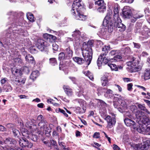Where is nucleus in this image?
Returning a JSON list of instances; mask_svg holds the SVG:
<instances>
[{"mask_svg":"<svg viewBox=\"0 0 150 150\" xmlns=\"http://www.w3.org/2000/svg\"><path fill=\"white\" fill-rule=\"evenodd\" d=\"M39 74L38 71H35L32 72L30 76V78L33 80L35 79L39 75Z\"/></svg>","mask_w":150,"mask_h":150,"instance_id":"26","label":"nucleus"},{"mask_svg":"<svg viewBox=\"0 0 150 150\" xmlns=\"http://www.w3.org/2000/svg\"><path fill=\"white\" fill-rule=\"evenodd\" d=\"M104 56V57H103V62H102V64L100 66H99L98 65V67H101L102 65H104L107 64H108V63H110V62H111L110 61V59H108L106 57Z\"/></svg>","mask_w":150,"mask_h":150,"instance_id":"30","label":"nucleus"},{"mask_svg":"<svg viewBox=\"0 0 150 150\" xmlns=\"http://www.w3.org/2000/svg\"><path fill=\"white\" fill-rule=\"evenodd\" d=\"M50 145H52L54 147L56 150H57V142L53 140H50Z\"/></svg>","mask_w":150,"mask_h":150,"instance_id":"42","label":"nucleus"},{"mask_svg":"<svg viewBox=\"0 0 150 150\" xmlns=\"http://www.w3.org/2000/svg\"><path fill=\"white\" fill-rule=\"evenodd\" d=\"M14 61L16 64H22V60L19 58H15L14 59Z\"/></svg>","mask_w":150,"mask_h":150,"instance_id":"46","label":"nucleus"},{"mask_svg":"<svg viewBox=\"0 0 150 150\" xmlns=\"http://www.w3.org/2000/svg\"><path fill=\"white\" fill-rule=\"evenodd\" d=\"M102 85L103 86H105L108 85V80H101V81Z\"/></svg>","mask_w":150,"mask_h":150,"instance_id":"52","label":"nucleus"},{"mask_svg":"<svg viewBox=\"0 0 150 150\" xmlns=\"http://www.w3.org/2000/svg\"><path fill=\"white\" fill-rule=\"evenodd\" d=\"M110 50V47L109 45H105L102 48V52L99 57L97 62L98 65L100 66L102 64V60L103 57L106 56Z\"/></svg>","mask_w":150,"mask_h":150,"instance_id":"9","label":"nucleus"},{"mask_svg":"<svg viewBox=\"0 0 150 150\" xmlns=\"http://www.w3.org/2000/svg\"><path fill=\"white\" fill-rule=\"evenodd\" d=\"M25 59L26 61L31 63L34 64L35 63L33 57L30 54L27 55L25 57Z\"/></svg>","mask_w":150,"mask_h":150,"instance_id":"24","label":"nucleus"},{"mask_svg":"<svg viewBox=\"0 0 150 150\" xmlns=\"http://www.w3.org/2000/svg\"><path fill=\"white\" fill-rule=\"evenodd\" d=\"M93 137L96 139L100 138V133L99 132H96L93 135Z\"/></svg>","mask_w":150,"mask_h":150,"instance_id":"56","label":"nucleus"},{"mask_svg":"<svg viewBox=\"0 0 150 150\" xmlns=\"http://www.w3.org/2000/svg\"><path fill=\"white\" fill-rule=\"evenodd\" d=\"M27 19L30 22H33L34 21V17L33 14L30 13H28L26 14Z\"/></svg>","mask_w":150,"mask_h":150,"instance_id":"31","label":"nucleus"},{"mask_svg":"<svg viewBox=\"0 0 150 150\" xmlns=\"http://www.w3.org/2000/svg\"><path fill=\"white\" fill-rule=\"evenodd\" d=\"M64 52L66 55L68 56V59L72 57L73 51L70 46L67 45L65 46Z\"/></svg>","mask_w":150,"mask_h":150,"instance_id":"18","label":"nucleus"},{"mask_svg":"<svg viewBox=\"0 0 150 150\" xmlns=\"http://www.w3.org/2000/svg\"><path fill=\"white\" fill-rule=\"evenodd\" d=\"M52 49L53 50L57 51L58 50V46L55 43H53L52 45Z\"/></svg>","mask_w":150,"mask_h":150,"instance_id":"49","label":"nucleus"},{"mask_svg":"<svg viewBox=\"0 0 150 150\" xmlns=\"http://www.w3.org/2000/svg\"><path fill=\"white\" fill-rule=\"evenodd\" d=\"M138 107L141 110H143L144 112L149 114L150 113L148 111V110L146 108L144 105L139 104L138 105Z\"/></svg>","mask_w":150,"mask_h":150,"instance_id":"32","label":"nucleus"},{"mask_svg":"<svg viewBox=\"0 0 150 150\" xmlns=\"http://www.w3.org/2000/svg\"><path fill=\"white\" fill-rule=\"evenodd\" d=\"M106 6L105 5L102 7H99L97 8V11L98 12L101 13H103L106 11Z\"/></svg>","mask_w":150,"mask_h":150,"instance_id":"27","label":"nucleus"},{"mask_svg":"<svg viewBox=\"0 0 150 150\" xmlns=\"http://www.w3.org/2000/svg\"><path fill=\"white\" fill-rule=\"evenodd\" d=\"M122 11V16L125 18H130L133 16L131 8L129 6H125Z\"/></svg>","mask_w":150,"mask_h":150,"instance_id":"13","label":"nucleus"},{"mask_svg":"<svg viewBox=\"0 0 150 150\" xmlns=\"http://www.w3.org/2000/svg\"><path fill=\"white\" fill-rule=\"evenodd\" d=\"M139 62L134 57H132L131 60L127 62V65H130L131 69L133 72H137L141 70L142 66L139 65Z\"/></svg>","mask_w":150,"mask_h":150,"instance_id":"5","label":"nucleus"},{"mask_svg":"<svg viewBox=\"0 0 150 150\" xmlns=\"http://www.w3.org/2000/svg\"><path fill=\"white\" fill-rule=\"evenodd\" d=\"M50 64L53 66L57 65V62L55 58H53L50 59Z\"/></svg>","mask_w":150,"mask_h":150,"instance_id":"37","label":"nucleus"},{"mask_svg":"<svg viewBox=\"0 0 150 150\" xmlns=\"http://www.w3.org/2000/svg\"><path fill=\"white\" fill-rule=\"evenodd\" d=\"M63 88L65 93L68 96H71L73 94L72 90L69 86L67 85H64Z\"/></svg>","mask_w":150,"mask_h":150,"instance_id":"19","label":"nucleus"},{"mask_svg":"<svg viewBox=\"0 0 150 150\" xmlns=\"http://www.w3.org/2000/svg\"><path fill=\"white\" fill-rule=\"evenodd\" d=\"M12 73L14 74H16L18 75H21L22 74V71L21 69H17L13 70Z\"/></svg>","mask_w":150,"mask_h":150,"instance_id":"41","label":"nucleus"},{"mask_svg":"<svg viewBox=\"0 0 150 150\" xmlns=\"http://www.w3.org/2000/svg\"><path fill=\"white\" fill-rule=\"evenodd\" d=\"M22 135L27 138L30 139L33 141L36 142L38 139L37 136L35 134H29V132L26 129H22L21 130Z\"/></svg>","mask_w":150,"mask_h":150,"instance_id":"12","label":"nucleus"},{"mask_svg":"<svg viewBox=\"0 0 150 150\" xmlns=\"http://www.w3.org/2000/svg\"><path fill=\"white\" fill-rule=\"evenodd\" d=\"M105 93L104 94V96L107 98H111L113 95V91L111 89H107L106 91H103Z\"/></svg>","mask_w":150,"mask_h":150,"instance_id":"22","label":"nucleus"},{"mask_svg":"<svg viewBox=\"0 0 150 150\" xmlns=\"http://www.w3.org/2000/svg\"><path fill=\"white\" fill-rule=\"evenodd\" d=\"M135 115L136 117L138 119H139L140 121V123L143 122V121L145 120V117L148 118L146 116H144V112L142 111L137 110L136 111L135 113Z\"/></svg>","mask_w":150,"mask_h":150,"instance_id":"16","label":"nucleus"},{"mask_svg":"<svg viewBox=\"0 0 150 150\" xmlns=\"http://www.w3.org/2000/svg\"><path fill=\"white\" fill-rule=\"evenodd\" d=\"M83 57L88 65L91 63L92 58L93 52L91 47H87L85 50H82Z\"/></svg>","mask_w":150,"mask_h":150,"instance_id":"6","label":"nucleus"},{"mask_svg":"<svg viewBox=\"0 0 150 150\" xmlns=\"http://www.w3.org/2000/svg\"><path fill=\"white\" fill-rule=\"evenodd\" d=\"M4 89L6 92H9L12 90V88L11 87V86L9 85L7 86L6 88H5Z\"/></svg>","mask_w":150,"mask_h":150,"instance_id":"51","label":"nucleus"},{"mask_svg":"<svg viewBox=\"0 0 150 150\" xmlns=\"http://www.w3.org/2000/svg\"><path fill=\"white\" fill-rule=\"evenodd\" d=\"M47 42L42 39H38L36 42V46L40 51H42L45 48L48 46Z\"/></svg>","mask_w":150,"mask_h":150,"instance_id":"11","label":"nucleus"},{"mask_svg":"<svg viewBox=\"0 0 150 150\" xmlns=\"http://www.w3.org/2000/svg\"><path fill=\"white\" fill-rule=\"evenodd\" d=\"M111 16L108 13L105 17L103 22V25L104 26H107L109 32H112L114 29L118 28L120 31H124L126 29V26L121 23V20L119 18L117 19H113L111 21Z\"/></svg>","mask_w":150,"mask_h":150,"instance_id":"2","label":"nucleus"},{"mask_svg":"<svg viewBox=\"0 0 150 150\" xmlns=\"http://www.w3.org/2000/svg\"><path fill=\"white\" fill-rule=\"evenodd\" d=\"M113 149L114 150H117V149L120 150V148L116 145L114 144L113 145Z\"/></svg>","mask_w":150,"mask_h":150,"instance_id":"64","label":"nucleus"},{"mask_svg":"<svg viewBox=\"0 0 150 150\" xmlns=\"http://www.w3.org/2000/svg\"><path fill=\"white\" fill-rule=\"evenodd\" d=\"M118 52L117 50H112L109 53V54L110 55L114 56L115 55L117 54H118Z\"/></svg>","mask_w":150,"mask_h":150,"instance_id":"47","label":"nucleus"},{"mask_svg":"<svg viewBox=\"0 0 150 150\" xmlns=\"http://www.w3.org/2000/svg\"><path fill=\"white\" fill-rule=\"evenodd\" d=\"M105 120L107 123V127L110 128L112 127L116 123V119L115 117H112L110 115H107L105 118Z\"/></svg>","mask_w":150,"mask_h":150,"instance_id":"14","label":"nucleus"},{"mask_svg":"<svg viewBox=\"0 0 150 150\" xmlns=\"http://www.w3.org/2000/svg\"><path fill=\"white\" fill-rule=\"evenodd\" d=\"M145 71L144 75V79L146 80L150 79V68L147 69Z\"/></svg>","mask_w":150,"mask_h":150,"instance_id":"29","label":"nucleus"},{"mask_svg":"<svg viewBox=\"0 0 150 150\" xmlns=\"http://www.w3.org/2000/svg\"><path fill=\"white\" fill-rule=\"evenodd\" d=\"M122 58V57L121 54H117L113 58L110 59V61L111 62H119L121 60Z\"/></svg>","mask_w":150,"mask_h":150,"instance_id":"21","label":"nucleus"},{"mask_svg":"<svg viewBox=\"0 0 150 150\" xmlns=\"http://www.w3.org/2000/svg\"><path fill=\"white\" fill-rule=\"evenodd\" d=\"M139 127L137 131L140 133L150 132V124L148 118L145 117V120L142 123H139Z\"/></svg>","mask_w":150,"mask_h":150,"instance_id":"4","label":"nucleus"},{"mask_svg":"<svg viewBox=\"0 0 150 150\" xmlns=\"http://www.w3.org/2000/svg\"><path fill=\"white\" fill-rule=\"evenodd\" d=\"M42 142L46 145H48L49 147L50 146L49 145L50 144H48V142H49V141L48 140L45 141V139H42Z\"/></svg>","mask_w":150,"mask_h":150,"instance_id":"63","label":"nucleus"},{"mask_svg":"<svg viewBox=\"0 0 150 150\" xmlns=\"http://www.w3.org/2000/svg\"><path fill=\"white\" fill-rule=\"evenodd\" d=\"M13 132L14 136H18V135L20 134V132L19 131L13 128L12 129Z\"/></svg>","mask_w":150,"mask_h":150,"instance_id":"44","label":"nucleus"},{"mask_svg":"<svg viewBox=\"0 0 150 150\" xmlns=\"http://www.w3.org/2000/svg\"><path fill=\"white\" fill-rule=\"evenodd\" d=\"M149 10L148 8H146L145 10V12L146 15L148 16V17L149 18V16L150 15V13L149 12Z\"/></svg>","mask_w":150,"mask_h":150,"instance_id":"59","label":"nucleus"},{"mask_svg":"<svg viewBox=\"0 0 150 150\" xmlns=\"http://www.w3.org/2000/svg\"><path fill=\"white\" fill-rule=\"evenodd\" d=\"M13 82L16 85H20L19 80H17L16 79L15 80L13 81Z\"/></svg>","mask_w":150,"mask_h":150,"instance_id":"61","label":"nucleus"},{"mask_svg":"<svg viewBox=\"0 0 150 150\" xmlns=\"http://www.w3.org/2000/svg\"><path fill=\"white\" fill-rule=\"evenodd\" d=\"M95 4L96 5H98L99 7H102L106 5L103 0H98L95 2Z\"/></svg>","mask_w":150,"mask_h":150,"instance_id":"33","label":"nucleus"},{"mask_svg":"<svg viewBox=\"0 0 150 150\" xmlns=\"http://www.w3.org/2000/svg\"><path fill=\"white\" fill-rule=\"evenodd\" d=\"M81 34V32L79 30H76L73 32V33L72 35L73 37L74 38V39H76L79 38Z\"/></svg>","mask_w":150,"mask_h":150,"instance_id":"25","label":"nucleus"},{"mask_svg":"<svg viewBox=\"0 0 150 150\" xmlns=\"http://www.w3.org/2000/svg\"><path fill=\"white\" fill-rule=\"evenodd\" d=\"M56 112H60L63 113L64 116L67 117L68 116V114L66 113L65 111L64 110L60 108H59L57 110Z\"/></svg>","mask_w":150,"mask_h":150,"instance_id":"45","label":"nucleus"},{"mask_svg":"<svg viewBox=\"0 0 150 150\" xmlns=\"http://www.w3.org/2000/svg\"><path fill=\"white\" fill-rule=\"evenodd\" d=\"M43 119V117L42 115H40L38 116V120L40 121L39 122H42L45 123V122H47L46 121L44 120Z\"/></svg>","mask_w":150,"mask_h":150,"instance_id":"50","label":"nucleus"},{"mask_svg":"<svg viewBox=\"0 0 150 150\" xmlns=\"http://www.w3.org/2000/svg\"><path fill=\"white\" fill-rule=\"evenodd\" d=\"M145 144H146L147 146L149 147L150 146V140H147L144 142Z\"/></svg>","mask_w":150,"mask_h":150,"instance_id":"62","label":"nucleus"},{"mask_svg":"<svg viewBox=\"0 0 150 150\" xmlns=\"http://www.w3.org/2000/svg\"><path fill=\"white\" fill-rule=\"evenodd\" d=\"M83 5L82 0H76L72 4L71 11L72 14L75 16L77 20L85 21L86 19V16L81 13L79 9L83 8Z\"/></svg>","mask_w":150,"mask_h":150,"instance_id":"3","label":"nucleus"},{"mask_svg":"<svg viewBox=\"0 0 150 150\" xmlns=\"http://www.w3.org/2000/svg\"><path fill=\"white\" fill-rule=\"evenodd\" d=\"M148 147L146 144H145L144 143L142 145L141 147V150H146L148 148Z\"/></svg>","mask_w":150,"mask_h":150,"instance_id":"53","label":"nucleus"},{"mask_svg":"<svg viewBox=\"0 0 150 150\" xmlns=\"http://www.w3.org/2000/svg\"><path fill=\"white\" fill-rule=\"evenodd\" d=\"M142 29H143L144 31L145 32V33L144 34H146L145 35H148L150 36V29L148 28L146 26H144Z\"/></svg>","mask_w":150,"mask_h":150,"instance_id":"40","label":"nucleus"},{"mask_svg":"<svg viewBox=\"0 0 150 150\" xmlns=\"http://www.w3.org/2000/svg\"><path fill=\"white\" fill-rule=\"evenodd\" d=\"M114 15L113 19H117L120 17L119 16V11L120 7L117 4H115L114 5Z\"/></svg>","mask_w":150,"mask_h":150,"instance_id":"17","label":"nucleus"},{"mask_svg":"<svg viewBox=\"0 0 150 150\" xmlns=\"http://www.w3.org/2000/svg\"><path fill=\"white\" fill-rule=\"evenodd\" d=\"M8 14L10 15V18L11 21V26L7 30L6 34V36L11 39L15 38L18 35L23 33V30L20 28L19 20L17 18V14L16 12H10Z\"/></svg>","mask_w":150,"mask_h":150,"instance_id":"1","label":"nucleus"},{"mask_svg":"<svg viewBox=\"0 0 150 150\" xmlns=\"http://www.w3.org/2000/svg\"><path fill=\"white\" fill-rule=\"evenodd\" d=\"M141 26L140 25H137V26H136V27L135 29L134 30V32L135 33H144L143 31H144L143 30H142L141 31H140L141 29Z\"/></svg>","mask_w":150,"mask_h":150,"instance_id":"39","label":"nucleus"},{"mask_svg":"<svg viewBox=\"0 0 150 150\" xmlns=\"http://www.w3.org/2000/svg\"><path fill=\"white\" fill-rule=\"evenodd\" d=\"M59 144L60 146V149L59 150L57 148V150H69L68 148H65L66 146L63 144H64V143L59 142Z\"/></svg>","mask_w":150,"mask_h":150,"instance_id":"38","label":"nucleus"},{"mask_svg":"<svg viewBox=\"0 0 150 150\" xmlns=\"http://www.w3.org/2000/svg\"><path fill=\"white\" fill-rule=\"evenodd\" d=\"M113 105L115 108H117L118 110L120 111L121 108L119 107V103L118 101H114L113 102Z\"/></svg>","mask_w":150,"mask_h":150,"instance_id":"43","label":"nucleus"},{"mask_svg":"<svg viewBox=\"0 0 150 150\" xmlns=\"http://www.w3.org/2000/svg\"><path fill=\"white\" fill-rule=\"evenodd\" d=\"M26 138L25 137H24L22 139H20L18 142L19 145L23 148H31L33 146V144L27 140Z\"/></svg>","mask_w":150,"mask_h":150,"instance_id":"10","label":"nucleus"},{"mask_svg":"<svg viewBox=\"0 0 150 150\" xmlns=\"http://www.w3.org/2000/svg\"><path fill=\"white\" fill-rule=\"evenodd\" d=\"M78 102L81 108L79 107H76L74 110L75 112L76 113L79 114L84 113L86 110V102L81 99L78 100Z\"/></svg>","mask_w":150,"mask_h":150,"instance_id":"8","label":"nucleus"},{"mask_svg":"<svg viewBox=\"0 0 150 150\" xmlns=\"http://www.w3.org/2000/svg\"><path fill=\"white\" fill-rule=\"evenodd\" d=\"M58 59L60 61H61L68 58V56L65 53L62 52L60 53L58 55Z\"/></svg>","mask_w":150,"mask_h":150,"instance_id":"23","label":"nucleus"},{"mask_svg":"<svg viewBox=\"0 0 150 150\" xmlns=\"http://www.w3.org/2000/svg\"><path fill=\"white\" fill-rule=\"evenodd\" d=\"M9 43V42H6L5 41H4L3 42V43L2 42L0 41V48L2 47H4V44H6L8 45Z\"/></svg>","mask_w":150,"mask_h":150,"instance_id":"54","label":"nucleus"},{"mask_svg":"<svg viewBox=\"0 0 150 150\" xmlns=\"http://www.w3.org/2000/svg\"><path fill=\"white\" fill-rule=\"evenodd\" d=\"M69 78L72 81L74 84H76L77 83V80L75 77L69 76Z\"/></svg>","mask_w":150,"mask_h":150,"instance_id":"48","label":"nucleus"},{"mask_svg":"<svg viewBox=\"0 0 150 150\" xmlns=\"http://www.w3.org/2000/svg\"><path fill=\"white\" fill-rule=\"evenodd\" d=\"M132 86L133 84L132 83L128 84L127 85L128 90L129 91H131L132 88Z\"/></svg>","mask_w":150,"mask_h":150,"instance_id":"58","label":"nucleus"},{"mask_svg":"<svg viewBox=\"0 0 150 150\" xmlns=\"http://www.w3.org/2000/svg\"><path fill=\"white\" fill-rule=\"evenodd\" d=\"M108 66L111 69L115 71H117L118 70V67H117L115 64L108 63Z\"/></svg>","mask_w":150,"mask_h":150,"instance_id":"36","label":"nucleus"},{"mask_svg":"<svg viewBox=\"0 0 150 150\" xmlns=\"http://www.w3.org/2000/svg\"><path fill=\"white\" fill-rule=\"evenodd\" d=\"M133 44L134 47L137 49H139L140 48L141 45L139 43L133 42Z\"/></svg>","mask_w":150,"mask_h":150,"instance_id":"57","label":"nucleus"},{"mask_svg":"<svg viewBox=\"0 0 150 150\" xmlns=\"http://www.w3.org/2000/svg\"><path fill=\"white\" fill-rule=\"evenodd\" d=\"M5 142H6V143L9 142L10 144H16V142L14 139L11 138H8L6 139Z\"/></svg>","mask_w":150,"mask_h":150,"instance_id":"35","label":"nucleus"},{"mask_svg":"<svg viewBox=\"0 0 150 150\" xmlns=\"http://www.w3.org/2000/svg\"><path fill=\"white\" fill-rule=\"evenodd\" d=\"M142 16H143L140 14L134 15L133 17L132 16L131 17V21L132 23H134L137 21V19L139 18Z\"/></svg>","mask_w":150,"mask_h":150,"instance_id":"28","label":"nucleus"},{"mask_svg":"<svg viewBox=\"0 0 150 150\" xmlns=\"http://www.w3.org/2000/svg\"><path fill=\"white\" fill-rule=\"evenodd\" d=\"M84 74L87 76L89 79L93 81L94 78L93 74L91 73L89 71H87L86 72H85L84 73Z\"/></svg>","mask_w":150,"mask_h":150,"instance_id":"34","label":"nucleus"},{"mask_svg":"<svg viewBox=\"0 0 150 150\" xmlns=\"http://www.w3.org/2000/svg\"><path fill=\"white\" fill-rule=\"evenodd\" d=\"M26 80V78L25 77H23V78H21L19 79L20 81V85H21L22 84H24L25 83V80Z\"/></svg>","mask_w":150,"mask_h":150,"instance_id":"55","label":"nucleus"},{"mask_svg":"<svg viewBox=\"0 0 150 150\" xmlns=\"http://www.w3.org/2000/svg\"><path fill=\"white\" fill-rule=\"evenodd\" d=\"M73 60L77 64L81 65L84 63L85 60L83 58L78 57H75L73 58Z\"/></svg>","mask_w":150,"mask_h":150,"instance_id":"20","label":"nucleus"},{"mask_svg":"<svg viewBox=\"0 0 150 150\" xmlns=\"http://www.w3.org/2000/svg\"><path fill=\"white\" fill-rule=\"evenodd\" d=\"M124 122L127 126L129 127L134 129L137 130V128L136 124L133 120L128 118H126L124 120Z\"/></svg>","mask_w":150,"mask_h":150,"instance_id":"15","label":"nucleus"},{"mask_svg":"<svg viewBox=\"0 0 150 150\" xmlns=\"http://www.w3.org/2000/svg\"><path fill=\"white\" fill-rule=\"evenodd\" d=\"M38 125L40 127L41 130L37 132L38 134L42 135L43 133L45 132L46 134L51 132V130L50 129L49 126L47 122H45V123L42 122H39Z\"/></svg>","mask_w":150,"mask_h":150,"instance_id":"7","label":"nucleus"},{"mask_svg":"<svg viewBox=\"0 0 150 150\" xmlns=\"http://www.w3.org/2000/svg\"><path fill=\"white\" fill-rule=\"evenodd\" d=\"M65 66V65L63 64L62 61L60 62L59 64V69L60 70H61L62 68L64 67Z\"/></svg>","mask_w":150,"mask_h":150,"instance_id":"60","label":"nucleus"}]
</instances>
